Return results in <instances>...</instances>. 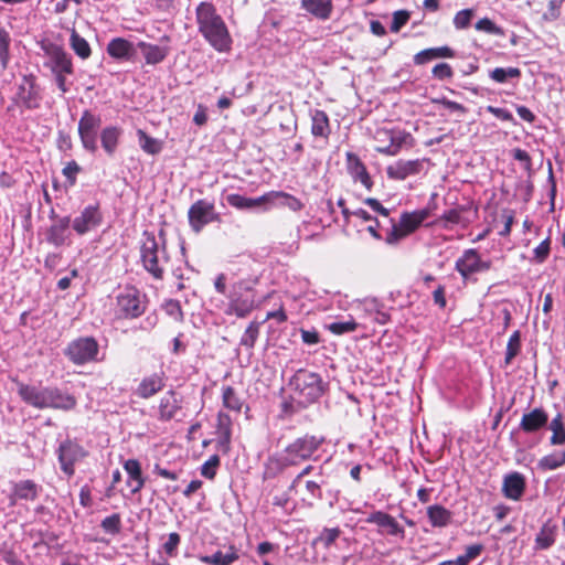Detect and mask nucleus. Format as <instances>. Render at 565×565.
Wrapping results in <instances>:
<instances>
[{
  "label": "nucleus",
  "instance_id": "1",
  "mask_svg": "<svg viewBox=\"0 0 565 565\" xmlns=\"http://www.w3.org/2000/svg\"><path fill=\"white\" fill-rule=\"evenodd\" d=\"M199 32L217 52H228L232 38L223 18L216 12L213 3L203 1L195 10Z\"/></svg>",
  "mask_w": 565,
  "mask_h": 565
},
{
  "label": "nucleus",
  "instance_id": "2",
  "mask_svg": "<svg viewBox=\"0 0 565 565\" xmlns=\"http://www.w3.org/2000/svg\"><path fill=\"white\" fill-rule=\"evenodd\" d=\"M166 241H158L153 233L145 231L140 243V262L143 269L156 280H162L169 263Z\"/></svg>",
  "mask_w": 565,
  "mask_h": 565
},
{
  "label": "nucleus",
  "instance_id": "3",
  "mask_svg": "<svg viewBox=\"0 0 565 565\" xmlns=\"http://www.w3.org/2000/svg\"><path fill=\"white\" fill-rule=\"evenodd\" d=\"M327 384L322 381L320 374L307 370H298L289 381V387L294 393V398L302 405L315 403L320 398Z\"/></svg>",
  "mask_w": 565,
  "mask_h": 565
},
{
  "label": "nucleus",
  "instance_id": "4",
  "mask_svg": "<svg viewBox=\"0 0 565 565\" xmlns=\"http://www.w3.org/2000/svg\"><path fill=\"white\" fill-rule=\"evenodd\" d=\"M431 214V207L428 205L424 209L413 212H403L398 222L391 220V227L386 231L384 241L388 245H396L411 234H413Z\"/></svg>",
  "mask_w": 565,
  "mask_h": 565
},
{
  "label": "nucleus",
  "instance_id": "5",
  "mask_svg": "<svg viewBox=\"0 0 565 565\" xmlns=\"http://www.w3.org/2000/svg\"><path fill=\"white\" fill-rule=\"evenodd\" d=\"M226 297L228 299V303L224 309L226 316L245 318L254 309L255 299L252 295V289L244 280L234 282Z\"/></svg>",
  "mask_w": 565,
  "mask_h": 565
},
{
  "label": "nucleus",
  "instance_id": "6",
  "mask_svg": "<svg viewBox=\"0 0 565 565\" xmlns=\"http://www.w3.org/2000/svg\"><path fill=\"white\" fill-rule=\"evenodd\" d=\"M324 443L323 437H317L313 435H305L295 439L292 443L287 445L282 451L285 452L287 459L291 467L299 466L303 461L317 458L315 454Z\"/></svg>",
  "mask_w": 565,
  "mask_h": 565
},
{
  "label": "nucleus",
  "instance_id": "7",
  "mask_svg": "<svg viewBox=\"0 0 565 565\" xmlns=\"http://www.w3.org/2000/svg\"><path fill=\"white\" fill-rule=\"evenodd\" d=\"M64 354L75 365H84L89 362H98L104 358H99V344L93 337H81L71 341Z\"/></svg>",
  "mask_w": 565,
  "mask_h": 565
},
{
  "label": "nucleus",
  "instance_id": "8",
  "mask_svg": "<svg viewBox=\"0 0 565 565\" xmlns=\"http://www.w3.org/2000/svg\"><path fill=\"white\" fill-rule=\"evenodd\" d=\"M146 310L143 296L131 286L125 287L116 297V315L119 318L134 319Z\"/></svg>",
  "mask_w": 565,
  "mask_h": 565
},
{
  "label": "nucleus",
  "instance_id": "9",
  "mask_svg": "<svg viewBox=\"0 0 565 565\" xmlns=\"http://www.w3.org/2000/svg\"><path fill=\"white\" fill-rule=\"evenodd\" d=\"M60 468L67 479L75 475V466L87 457L88 452L82 445L72 439H65L56 449Z\"/></svg>",
  "mask_w": 565,
  "mask_h": 565
},
{
  "label": "nucleus",
  "instance_id": "10",
  "mask_svg": "<svg viewBox=\"0 0 565 565\" xmlns=\"http://www.w3.org/2000/svg\"><path fill=\"white\" fill-rule=\"evenodd\" d=\"M72 228L77 235H86L99 228L104 223V213L98 202L84 206L72 221Z\"/></svg>",
  "mask_w": 565,
  "mask_h": 565
},
{
  "label": "nucleus",
  "instance_id": "11",
  "mask_svg": "<svg viewBox=\"0 0 565 565\" xmlns=\"http://www.w3.org/2000/svg\"><path fill=\"white\" fill-rule=\"evenodd\" d=\"M188 218L191 228L195 233H199L207 224L218 222L220 214L215 211L212 202L201 199L190 206L188 211Z\"/></svg>",
  "mask_w": 565,
  "mask_h": 565
},
{
  "label": "nucleus",
  "instance_id": "12",
  "mask_svg": "<svg viewBox=\"0 0 565 565\" xmlns=\"http://www.w3.org/2000/svg\"><path fill=\"white\" fill-rule=\"evenodd\" d=\"M102 125V118L90 110H84L78 121V136L82 146L89 152L97 150V130Z\"/></svg>",
  "mask_w": 565,
  "mask_h": 565
},
{
  "label": "nucleus",
  "instance_id": "13",
  "mask_svg": "<svg viewBox=\"0 0 565 565\" xmlns=\"http://www.w3.org/2000/svg\"><path fill=\"white\" fill-rule=\"evenodd\" d=\"M44 51V66L56 73H74L72 56L60 45L47 43L42 46Z\"/></svg>",
  "mask_w": 565,
  "mask_h": 565
},
{
  "label": "nucleus",
  "instance_id": "14",
  "mask_svg": "<svg viewBox=\"0 0 565 565\" xmlns=\"http://www.w3.org/2000/svg\"><path fill=\"white\" fill-rule=\"evenodd\" d=\"M42 96L40 87L33 75H24L18 85L14 96V103L25 109H36L40 107Z\"/></svg>",
  "mask_w": 565,
  "mask_h": 565
},
{
  "label": "nucleus",
  "instance_id": "15",
  "mask_svg": "<svg viewBox=\"0 0 565 565\" xmlns=\"http://www.w3.org/2000/svg\"><path fill=\"white\" fill-rule=\"evenodd\" d=\"M365 522L375 524L377 533L382 536H390L398 540L405 539V529L397 520L387 512L377 510L367 515Z\"/></svg>",
  "mask_w": 565,
  "mask_h": 565
},
{
  "label": "nucleus",
  "instance_id": "16",
  "mask_svg": "<svg viewBox=\"0 0 565 565\" xmlns=\"http://www.w3.org/2000/svg\"><path fill=\"white\" fill-rule=\"evenodd\" d=\"M490 266L491 264L482 260L478 250L475 248L466 249L455 264L456 270L463 280H469L475 274L489 270Z\"/></svg>",
  "mask_w": 565,
  "mask_h": 565
},
{
  "label": "nucleus",
  "instance_id": "17",
  "mask_svg": "<svg viewBox=\"0 0 565 565\" xmlns=\"http://www.w3.org/2000/svg\"><path fill=\"white\" fill-rule=\"evenodd\" d=\"M427 162V159L398 160L386 168V174L391 180L403 181L420 174Z\"/></svg>",
  "mask_w": 565,
  "mask_h": 565
},
{
  "label": "nucleus",
  "instance_id": "18",
  "mask_svg": "<svg viewBox=\"0 0 565 565\" xmlns=\"http://www.w3.org/2000/svg\"><path fill=\"white\" fill-rule=\"evenodd\" d=\"M77 401L74 395L62 391L56 386H47L45 408L72 411Z\"/></svg>",
  "mask_w": 565,
  "mask_h": 565
},
{
  "label": "nucleus",
  "instance_id": "19",
  "mask_svg": "<svg viewBox=\"0 0 565 565\" xmlns=\"http://www.w3.org/2000/svg\"><path fill=\"white\" fill-rule=\"evenodd\" d=\"M548 414L542 407H535L522 415L520 429L526 434H534L546 427Z\"/></svg>",
  "mask_w": 565,
  "mask_h": 565
},
{
  "label": "nucleus",
  "instance_id": "20",
  "mask_svg": "<svg viewBox=\"0 0 565 565\" xmlns=\"http://www.w3.org/2000/svg\"><path fill=\"white\" fill-rule=\"evenodd\" d=\"M525 477L518 471L509 472L503 477L502 493L509 500H520L525 491Z\"/></svg>",
  "mask_w": 565,
  "mask_h": 565
},
{
  "label": "nucleus",
  "instance_id": "21",
  "mask_svg": "<svg viewBox=\"0 0 565 565\" xmlns=\"http://www.w3.org/2000/svg\"><path fill=\"white\" fill-rule=\"evenodd\" d=\"M166 386V376L164 373H152L148 376H145L137 388L135 390V395L140 398L148 399L159 392L163 390Z\"/></svg>",
  "mask_w": 565,
  "mask_h": 565
},
{
  "label": "nucleus",
  "instance_id": "22",
  "mask_svg": "<svg viewBox=\"0 0 565 565\" xmlns=\"http://www.w3.org/2000/svg\"><path fill=\"white\" fill-rule=\"evenodd\" d=\"M47 386H35L19 383L18 394L22 401L35 408L44 409L46 403Z\"/></svg>",
  "mask_w": 565,
  "mask_h": 565
},
{
  "label": "nucleus",
  "instance_id": "23",
  "mask_svg": "<svg viewBox=\"0 0 565 565\" xmlns=\"http://www.w3.org/2000/svg\"><path fill=\"white\" fill-rule=\"evenodd\" d=\"M41 489V486L35 483L33 480L12 482L10 504L14 505L18 500L34 501L38 499Z\"/></svg>",
  "mask_w": 565,
  "mask_h": 565
},
{
  "label": "nucleus",
  "instance_id": "24",
  "mask_svg": "<svg viewBox=\"0 0 565 565\" xmlns=\"http://www.w3.org/2000/svg\"><path fill=\"white\" fill-rule=\"evenodd\" d=\"M70 224V216L58 217L47 230L46 241L55 247L66 244L71 236Z\"/></svg>",
  "mask_w": 565,
  "mask_h": 565
},
{
  "label": "nucleus",
  "instance_id": "25",
  "mask_svg": "<svg viewBox=\"0 0 565 565\" xmlns=\"http://www.w3.org/2000/svg\"><path fill=\"white\" fill-rule=\"evenodd\" d=\"M347 167L354 182H360L365 189L371 190L373 186L372 179L365 164L355 153L347 152Z\"/></svg>",
  "mask_w": 565,
  "mask_h": 565
},
{
  "label": "nucleus",
  "instance_id": "26",
  "mask_svg": "<svg viewBox=\"0 0 565 565\" xmlns=\"http://www.w3.org/2000/svg\"><path fill=\"white\" fill-rule=\"evenodd\" d=\"M158 411V419L161 422H169L175 418L178 412L181 411V401L177 397L174 391L167 392L160 398Z\"/></svg>",
  "mask_w": 565,
  "mask_h": 565
},
{
  "label": "nucleus",
  "instance_id": "27",
  "mask_svg": "<svg viewBox=\"0 0 565 565\" xmlns=\"http://www.w3.org/2000/svg\"><path fill=\"white\" fill-rule=\"evenodd\" d=\"M137 47L140 49L146 63L149 65L161 63L170 53L168 45H156L143 41L138 42Z\"/></svg>",
  "mask_w": 565,
  "mask_h": 565
},
{
  "label": "nucleus",
  "instance_id": "28",
  "mask_svg": "<svg viewBox=\"0 0 565 565\" xmlns=\"http://www.w3.org/2000/svg\"><path fill=\"white\" fill-rule=\"evenodd\" d=\"M107 53L115 60L128 61L135 53L131 42L124 38H115L107 44Z\"/></svg>",
  "mask_w": 565,
  "mask_h": 565
},
{
  "label": "nucleus",
  "instance_id": "29",
  "mask_svg": "<svg viewBox=\"0 0 565 565\" xmlns=\"http://www.w3.org/2000/svg\"><path fill=\"white\" fill-rule=\"evenodd\" d=\"M226 203L237 210H254L267 203L266 194L258 198H247L238 193H230L225 196Z\"/></svg>",
  "mask_w": 565,
  "mask_h": 565
},
{
  "label": "nucleus",
  "instance_id": "30",
  "mask_svg": "<svg viewBox=\"0 0 565 565\" xmlns=\"http://www.w3.org/2000/svg\"><path fill=\"white\" fill-rule=\"evenodd\" d=\"M291 467L285 452L281 450L279 454L269 457L264 463V479H274L280 475L286 468Z\"/></svg>",
  "mask_w": 565,
  "mask_h": 565
},
{
  "label": "nucleus",
  "instance_id": "31",
  "mask_svg": "<svg viewBox=\"0 0 565 565\" xmlns=\"http://www.w3.org/2000/svg\"><path fill=\"white\" fill-rule=\"evenodd\" d=\"M302 8L318 19L327 20L332 12L331 0H301Z\"/></svg>",
  "mask_w": 565,
  "mask_h": 565
},
{
  "label": "nucleus",
  "instance_id": "32",
  "mask_svg": "<svg viewBox=\"0 0 565 565\" xmlns=\"http://www.w3.org/2000/svg\"><path fill=\"white\" fill-rule=\"evenodd\" d=\"M427 518L434 527H445L452 519V513L440 504H433L427 508Z\"/></svg>",
  "mask_w": 565,
  "mask_h": 565
},
{
  "label": "nucleus",
  "instance_id": "33",
  "mask_svg": "<svg viewBox=\"0 0 565 565\" xmlns=\"http://www.w3.org/2000/svg\"><path fill=\"white\" fill-rule=\"evenodd\" d=\"M122 134L121 128L107 126L100 132V142L107 154L113 156L117 149L119 138Z\"/></svg>",
  "mask_w": 565,
  "mask_h": 565
},
{
  "label": "nucleus",
  "instance_id": "34",
  "mask_svg": "<svg viewBox=\"0 0 565 565\" xmlns=\"http://www.w3.org/2000/svg\"><path fill=\"white\" fill-rule=\"evenodd\" d=\"M489 77L498 84L518 83L521 70L518 67H495L489 71Z\"/></svg>",
  "mask_w": 565,
  "mask_h": 565
},
{
  "label": "nucleus",
  "instance_id": "35",
  "mask_svg": "<svg viewBox=\"0 0 565 565\" xmlns=\"http://www.w3.org/2000/svg\"><path fill=\"white\" fill-rule=\"evenodd\" d=\"M239 558L237 550L235 546L231 545L226 553L222 551H216L212 555H206L202 557V562L210 565H231L235 561Z\"/></svg>",
  "mask_w": 565,
  "mask_h": 565
},
{
  "label": "nucleus",
  "instance_id": "36",
  "mask_svg": "<svg viewBox=\"0 0 565 565\" xmlns=\"http://www.w3.org/2000/svg\"><path fill=\"white\" fill-rule=\"evenodd\" d=\"M267 203H275L279 201V204L287 206L289 210L297 212L303 207L301 201L291 194L282 191H271L266 193Z\"/></svg>",
  "mask_w": 565,
  "mask_h": 565
},
{
  "label": "nucleus",
  "instance_id": "37",
  "mask_svg": "<svg viewBox=\"0 0 565 565\" xmlns=\"http://www.w3.org/2000/svg\"><path fill=\"white\" fill-rule=\"evenodd\" d=\"M311 132L315 137L327 138L330 134L328 115L323 110L316 109L311 113Z\"/></svg>",
  "mask_w": 565,
  "mask_h": 565
},
{
  "label": "nucleus",
  "instance_id": "38",
  "mask_svg": "<svg viewBox=\"0 0 565 565\" xmlns=\"http://www.w3.org/2000/svg\"><path fill=\"white\" fill-rule=\"evenodd\" d=\"M318 472L315 475L313 479L307 480L305 482V489L307 492V497L310 500H321L322 499V486L326 483V479L323 476L322 467H319Z\"/></svg>",
  "mask_w": 565,
  "mask_h": 565
},
{
  "label": "nucleus",
  "instance_id": "39",
  "mask_svg": "<svg viewBox=\"0 0 565 565\" xmlns=\"http://www.w3.org/2000/svg\"><path fill=\"white\" fill-rule=\"evenodd\" d=\"M548 429L552 431L550 444L552 446H561L565 444V424L562 414H557L551 422L548 420Z\"/></svg>",
  "mask_w": 565,
  "mask_h": 565
},
{
  "label": "nucleus",
  "instance_id": "40",
  "mask_svg": "<svg viewBox=\"0 0 565 565\" xmlns=\"http://www.w3.org/2000/svg\"><path fill=\"white\" fill-rule=\"evenodd\" d=\"M365 312L380 324H386L390 321V313L386 311L384 305L376 299L365 302Z\"/></svg>",
  "mask_w": 565,
  "mask_h": 565
},
{
  "label": "nucleus",
  "instance_id": "41",
  "mask_svg": "<svg viewBox=\"0 0 565 565\" xmlns=\"http://www.w3.org/2000/svg\"><path fill=\"white\" fill-rule=\"evenodd\" d=\"M70 46L74 51V53L82 60H87L92 54V50L88 42L83 36H81L74 29L71 32Z\"/></svg>",
  "mask_w": 565,
  "mask_h": 565
},
{
  "label": "nucleus",
  "instance_id": "42",
  "mask_svg": "<svg viewBox=\"0 0 565 565\" xmlns=\"http://www.w3.org/2000/svg\"><path fill=\"white\" fill-rule=\"evenodd\" d=\"M565 465V451L554 452L542 457L537 462L541 470H555Z\"/></svg>",
  "mask_w": 565,
  "mask_h": 565
},
{
  "label": "nucleus",
  "instance_id": "43",
  "mask_svg": "<svg viewBox=\"0 0 565 565\" xmlns=\"http://www.w3.org/2000/svg\"><path fill=\"white\" fill-rule=\"evenodd\" d=\"M555 543V530L544 525L535 537V547L537 550H548Z\"/></svg>",
  "mask_w": 565,
  "mask_h": 565
},
{
  "label": "nucleus",
  "instance_id": "44",
  "mask_svg": "<svg viewBox=\"0 0 565 565\" xmlns=\"http://www.w3.org/2000/svg\"><path fill=\"white\" fill-rule=\"evenodd\" d=\"M521 351V332L515 330L507 344L504 364L509 365Z\"/></svg>",
  "mask_w": 565,
  "mask_h": 565
},
{
  "label": "nucleus",
  "instance_id": "45",
  "mask_svg": "<svg viewBox=\"0 0 565 565\" xmlns=\"http://www.w3.org/2000/svg\"><path fill=\"white\" fill-rule=\"evenodd\" d=\"M223 405L234 412H241L243 402L232 386L223 387Z\"/></svg>",
  "mask_w": 565,
  "mask_h": 565
},
{
  "label": "nucleus",
  "instance_id": "46",
  "mask_svg": "<svg viewBox=\"0 0 565 565\" xmlns=\"http://www.w3.org/2000/svg\"><path fill=\"white\" fill-rule=\"evenodd\" d=\"M138 137H139V145L140 148L149 153V154H157L161 151V142L158 139H154L150 136H148L145 131L138 130Z\"/></svg>",
  "mask_w": 565,
  "mask_h": 565
},
{
  "label": "nucleus",
  "instance_id": "47",
  "mask_svg": "<svg viewBox=\"0 0 565 565\" xmlns=\"http://www.w3.org/2000/svg\"><path fill=\"white\" fill-rule=\"evenodd\" d=\"M356 327L358 323L352 318L345 321H334L327 324V329L335 335L353 332L356 330Z\"/></svg>",
  "mask_w": 565,
  "mask_h": 565
},
{
  "label": "nucleus",
  "instance_id": "48",
  "mask_svg": "<svg viewBox=\"0 0 565 565\" xmlns=\"http://www.w3.org/2000/svg\"><path fill=\"white\" fill-rule=\"evenodd\" d=\"M461 222V211L458 209H451L445 211L443 215L436 221V224L444 227L450 228L454 225H457Z\"/></svg>",
  "mask_w": 565,
  "mask_h": 565
},
{
  "label": "nucleus",
  "instance_id": "49",
  "mask_svg": "<svg viewBox=\"0 0 565 565\" xmlns=\"http://www.w3.org/2000/svg\"><path fill=\"white\" fill-rule=\"evenodd\" d=\"M259 334V323L250 322L241 338V345L252 350Z\"/></svg>",
  "mask_w": 565,
  "mask_h": 565
},
{
  "label": "nucleus",
  "instance_id": "50",
  "mask_svg": "<svg viewBox=\"0 0 565 565\" xmlns=\"http://www.w3.org/2000/svg\"><path fill=\"white\" fill-rule=\"evenodd\" d=\"M475 28H476L477 31L484 32L487 34L498 35V36H503L504 35V30L501 26L497 25L489 18L480 19L476 23Z\"/></svg>",
  "mask_w": 565,
  "mask_h": 565
},
{
  "label": "nucleus",
  "instance_id": "51",
  "mask_svg": "<svg viewBox=\"0 0 565 565\" xmlns=\"http://www.w3.org/2000/svg\"><path fill=\"white\" fill-rule=\"evenodd\" d=\"M100 526L108 534H111V535L118 534L120 532V530H121V518H120V514L114 513V514H111L109 516H106L102 521Z\"/></svg>",
  "mask_w": 565,
  "mask_h": 565
},
{
  "label": "nucleus",
  "instance_id": "52",
  "mask_svg": "<svg viewBox=\"0 0 565 565\" xmlns=\"http://www.w3.org/2000/svg\"><path fill=\"white\" fill-rule=\"evenodd\" d=\"M231 417L227 414L218 413L217 415V431L224 443L231 440Z\"/></svg>",
  "mask_w": 565,
  "mask_h": 565
},
{
  "label": "nucleus",
  "instance_id": "53",
  "mask_svg": "<svg viewBox=\"0 0 565 565\" xmlns=\"http://www.w3.org/2000/svg\"><path fill=\"white\" fill-rule=\"evenodd\" d=\"M475 14L473 9H463L458 11L454 17V25L457 30L467 29L470 25Z\"/></svg>",
  "mask_w": 565,
  "mask_h": 565
},
{
  "label": "nucleus",
  "instance_id": "54",
  "mask_svg": "<svg viewBox=\"0 0 565 565\" xmlns=\"http://www.w3.org/2000/svg\"><path fill=\"white\" fill-rule=\"evenodd\" d=\"M341 531L339 527H326L317 537V542L322 543L324 548H329L340 536Z\"/></svg>",
  "mask_w": 565,
  "mask_h": 565
},
{
  "label": "nucleus",
  "instance_id": "55",
  "mask_svg": "<svg viewBox=\"0 0 565 565\" xmlns=\"http://www.w3.org/2000/svg\"><path fill=\"white\" fill-rule=\"evenodd\" d=\"M384 135L390 138L391 142L387 146L376 147V151L386 156H396L401 150V140L387 131Z\"/></svg>",
  "mask_w": 565,
  "mask_h": 565
},
{
  "label": "nucleus",
  "instance_id": "56",
  "mask_svg": "<svg viewBox=\"0 0 565 565\" xmlns=\"http://www.w3.org/2000/svg\"><path fill=\"white\" fill-rule=\"evenodd\" d=\"M163 309L168 316L173 318L175 321L183 320V312L181 309V305L178 300L169 299L164 302Z\"/></svg>",
  "mask_w": 565,
  "mask_h": 565
},
{
  "label": "nucleus",
  "instance_id": "57",
  "mask_svg": "<svg viewBox=\"0 0 565 565\" xmlns=\"http://www.w3.org/2000/svg\"><path fill=\"white\" fill-rule=\"evenodd\" d=\"M411 14L407 10H398L393 13L391 31L397 33L409 20Z\"/></svg>",
  "mask_w": 565,
  "mask_h": 565
},
{
  "label": "nucleus",
  "instance_id": "58",
  "mask_svg": "<svg viewBox=\"0 0 565 565\" xmlns=\"http://www.w3.org/2000/svg\"><path fill=\"white\" fill-rule=\"evenodd\" d=\"M220 465L218 456L214 455L206 460L201 467V475L207 479H213L216 475V468Z\"/></svg>",
  "mask_w": 565,
  "mask_h": 565
},
{
  "label": "nucleus",
  "instance_id": "59",
  "mask_svg": "<svg viewBox=\"0 0 565 565\" xmlns=\"http://www.w3.org/2000/svg\"><path fill=\"white\" fill-rule=\"evenodd\" d=\"M551 252V241L550 238H545L533 250L534 258L537 263H543L547 259Z\"/></svg>",
  "mask_w": 565,
  "mask_h": 565
},
{
  "label": "nucleus",
  "instance_id": "60",
  "mask_svg": "<svg viewBox=\"0 0 565 565\" xmlns=\"http://www.w3.org/2000/svg\"><path fill=\"white\" fill-rule=\"evenodd\" d=\"M433 76L439 81L449 79L452 77L454 72L448 63H439L433 68Z\"/></svg>",
  "mask_w": 565,
  "mask_h": 565
},
{
  "label": "nucleus",
  "instance_id": "61",
  "mask_svg": "<svg viewBox=\"0 0 565 565\" xmlns=\"http://www.w3.org/2000/svg\"><path fill=\"white\" fill-rule=\"evenodd\" d=\"M10 35L0 41V64L2 70H6L8 67L10 61Z\"/></svg>",
  "mask_w": 565,
  "mask_h": 565
},
{
  "label": "nucleus",
  "instance_id": "62",
  "mask_svg": "<svg viewBox=\"0 0 565 565\" xmlns=\"http://www.w3.org/2000/svg\"><path fill=\"white\" fill-rule=\"evenodd\" d=\"M124 469L131 480L142 477L141 466L137 459L126 460L124 463Z\"/></svg>",
  "mask_w": 565,
  "mask_h": 565
},
{
  "label": "nucleus",
  "instance_id": "63",
  "mask_svg": "<svg viewBox=\"0 0 565 565\" xmlns=\"http://www.w3.org/2000/svg\"><path fill=\"white\" fill-rule=\"evenodd\" d=\"M181 537L178 533H170L168 540L163 544V550L167 555L174 556L177 554V548L180 544Z\"/></svg>",
  "mask_w": 565,
  "mask_h": 565
},
{
  "label": "nucleus",
  "instance_id": "64",
  "mask_svg": "<svg viewBox=\"0 0 565 565\" xmlns=\"http://www.w3.org/2000/svg\"><path fill=\"white\" fill-rule=\"evenodd\" d=\"M54 77V82L62 94H65L70 90L72 82L67 79L68 75H73V73H56L52 74Z\"/></svg>",
  "mask_w": 565,
  "mask_h": 565
}]
</instances>
